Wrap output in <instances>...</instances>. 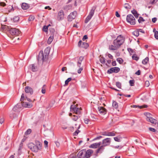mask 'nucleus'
<instances>
[{
	"label": "nucleus",
	"mask_w": 158,
	"mask_h": 158,
	"mask_svg": "<svg viewBox=\"0 0 158 158\" xmlns=\"http://www.w3.org/2000/svg\"><path fill=\"white\" fill-rule=\"evenodd\" d=\"M158 1V0H150L149 2V4H154L156 3Z\"/></svg>",
	"instance_id": "48"
},
{
	"label": "nucleus",
	"mask_w": 158,
	"mask_h": 158,
	"mask_svg": "<svg viewBox=\"0 0 158 158\" xmlns=\"http://www.w3.org/2000/svg\"><path fill=\"white\" fill-rule=\"evenodd\" d=\"M117 61L120 64H121L123 62V60L120 58H118L117 59Z\"/></svg>",
	"instance_id": "51"
},
{
	"label": "nucleus",
	"mask_w": 158,
	"mask_h": 158,
	"mask_svg": "<svg viewBox=\"0 0 158 158\" xmlns=\"http://www.w3.org/2000/svg\"><path fill=\"white\" fill-rule=\"evenodd\" d=\"M96 9V7L95 6H94L92 7V8L91 10L89 15L86 17L85 21V23H87L91 19V18L94 15V11Z\"/></svg>",
	"instance_id": "3"
},
{
	"label": "nucleus",
	"mask_w": 158,
	"mask_h": 158,
	"mask_svg": "<svg viewBox=\"0 0 158 158\" xmlns=\"http://www.w3.org/2000/svg\"><path fill=\"white\" fill-rule=\"evenodd\" d=\"M120 70V69L117 67H114L112 68L107 71V73L109 74H111L113 73H118Z\"/></svg>",
	"instance_id": "9"
},
{
	"label": "nucleus",
	"mask_w": 158,
	"mask_h": 158,
	"mask_svg": "<svg viewBox=\"0 0 158 158\" xmlns=\"http://www.w3.org/2000/svg\"><path fill=\"white\" fill-rule=\"evenodd\" d=\"M50 26V25H48V26H44L43 28V30L45 32H47L48 29V27Z\"/></svg>",
	"instance_id": "49"
},
{
	"label": "nucleus",
	"mask_w": 158,
	"mask_h": 158,
	"mask_svg": "<svg viewBox=\"0 0 158 158\" xmlns=\"http://www.w3.org/2000/svg\"><path fill=\"white\" fill-rule=\"evenodd\" d=\"M25 91L27 93L31 95H32L33 93V89L28 86H27L25 88Z\"/></svg>",
	"instance_id": "15"
},
{
	"label": "nucleus",
	"mask_w": 158,
	"mask_h": 158,
	"mask_svg": "<svg viewBox=\"0 0 158 158\" xmlns=\"http://www.w3.org/2000/svg\"><path fill=\"white\" fill-rule=\"evenodd\" d=\"M133 34L134 35L137 37L139 35V31H135L133 32Z\"/></svg>",
	"instance_id": "42"
},
{
	"label": "nucleus",
	"mask_w": 158,
	"mask_h": 158,
	"mask_svg": "<svg viewBox=\"0 0 158 158\" xmlns=\"http://www.w3.org/2000/svg\"><path fill=\"white\" fill-rule=\"evenodd\" d=\"M40 149L38 148V146H36L35 145H34V146H33L32 148H31V150L34 152H37Z\"/></svg>",
	"instance_id": "29"
},
{
	"label": "nucleus",
	"mask_w": 158,
	"mask_h": 158,
	"mask_svg": "<svg viewBox=\"0 0 158 158\" xmlns=\"http://www.w3.org/2000/svg\"><path fill=\"white\" fill-rule=\"evenodd\" d=\"M116 86L118 88H121V84L119 82H116Z\"/></svg>",
	"instance_id": "56"
},
{
	"label": "nucleus",
	"mask_w": 158,
	"mask_h": 158,
	"mask_svg": "<svg viewBox=\"0 0 158 158\" xmlns=\"http://www.w3.org/2000/svg\"><path fill=\"white\" fill-rule=\"evenodd\" d=\"M84 122L85 124H88L89 121V119L87 118H85L84 119Z\"/></svg>",
	"instance_id": "57"
},
{
	"label": "nucleus",
	"mask_w": 158,
	"mask_h": 158,
	"mask_svg": "<svg viewBox=\"0 0 158 158\" xmlns=\"http://www.w3.org/2000/svg\"><path fill=\"white\" fill-rule=\"evenodd\" d=\"M127 21L131 25H134L135 23V19L131 14L128 15L127 17Z\"/></svg>",
	"instance_id": "5"
},
{
	"label": "nucleus",
	"mask_w": 158,
	"mask_h": 158,
	"mask_svg": "<svg viewBox=\"0 0 158 158\" xmlns=\"http://www.w3.org/2000/svg\"><path fill=\"white\" fill-rule=\"evenodd\" d=\"M8 11L9 12H12L14 10V9L12 6H10L9 7H8Z\"/></svg>",
	"instance_id": "53"
},
{
	"label": "nucleus",
	"mask_w": 158,
	"mask_h": 158,
	"mask_svg": "<svg viewBox=\"0 0 158 158\" xmlns=\"http://www.w3.org/2000/svg\"><path fill=\"white\" fill-rule=\"evenodd\" d=\"M31 132V129H29L25 132V134L26 135H27L30 134Z\"/></svg>",
	"instance_id": "46"
},
{
	"label": "nucleus",
	"mask_w": 158,
	"mask_h": 158,
	"mask_svg": "<svg viewBox=\"0 0 158 158\" xmlns=\"http://www.w3.org/2000/svg\"><path fill=\"white\" fill-rule=\"evenodd\" d=\"M118 48L116 46V45H111L109 46V49L110 50H115L118 49Z\"/></svg>",
	"instance_id": "27"
},
{
	"label": "nucleus",
	"mask_w": 158,
	"mask_h": 158,
	"mask_svg": "<svg viewBox=\"0 0 158 158\" xmlns=\"http://www.w3.org/2000/svg\"><path fill=\"white\" fill-rule=\"evenodd\" d=\"M108 132V136H114L115 135V133L114 131L109 132Z\"/></svg>",
	"instance_id": "44"
},
{
	"label": "nucleus",
	"mask_w": 158,
	"mask_h": 158,
	"mask_svg": "<svg viewBox=\"0 0 158 158\" xmlns=\"http://www.w3.org/2000/svg\"><path fill=\"white\" fill-rule=\"evenodd\" d=\"M132 57L133 60H135L136 61L138 60L139 59V57L135 54H133Z\"/></svg>",
	"instance_id": "39"
},
{
	"label": "nucleus",
	"mask_w": 158,
	"mask_h": 158,
	"mask_svg": "<svg viewBox=\"0 0 158 158\" xmlns=\"http://www.w3.org/2000/svg\"><path fill=\"white\" fill-rule=\"evenodd\" d=\"M146 119L147 121V120L148 119H150V118H151L152 117L151 116V114L149 113H147L146 114Z\"/></svg>",
	"instance_id": "41"
},
{
	"label": "nucleus",
	"mask_w": 158,
	"mask_h": 158,
	"mask_svg": "<svg viewBox=\"0 0 158 158\" xmlns=\"http://www.w3.org/2000/svg\"><path fill=\"white\" fill-rule=\"evenodd\" d=\"M124 7L127 9H129L131 8V6L128 3H125L124 4Z\"/></svg>",
	"instance_id": "45"
},
{
	"label": "nucleus",
	"mask_w": 158,
	"mask_h": 158,
	"mask_svg": "<svg viewBox=\"0 0 158 158\" xmlns=\"http://www.w3.org/2000/svg\"><path fill=\"white\" fill-rule=\"evenodd\" d=\"M148 129L149 130L151 131H152L154 132H157V131L154 128L150 127Z\"/></svg>",
	"instance_id": "50"
},
{
	"label": "nucleus",
	"mask_w": 158,
	"mask_h": 158,
	"mask_svg": "<svg viewBox=\"0 0 158 158\" xmlns=\"http://www.w3.org/2000/svg\"><path fill=\"white\" fill-rule=\"evenodd\" d=\"M35 146H38V148L40 150L41 148V147L42 145V143L38 141H35Z\"/></svg>",
	"instance_id": "28"
},
{
	"label": "nucleus",
	"mask_w": 158,
	"mask_h": 158,
	"mask_svg": "<svg viewBox=\"0 0 158 158\" xmlns=\"http://www.w3.org/2000/svg\"><path fill=\"white\" fill-rule=\"evenodd\" d=\"M22 8L23 10H27L29 8V6L28 4L23 3L22 4Z\"/></svg>",
	"instance_id": "25"
},
{
	"label": "nucleus",
	"mask_w": 158,
	"mask_h": 158,
	"mask_svg": "<svg viewBox=\"0 0 158 158\" xmlns=\"http://www.w3.org/2000/svg\"><path fill=\"white\" fill-rule=\"evenodd\" d=\"M69 158H78L74 154H72L70 155L69 157Z\"/></svg>",
	"instance_id": "60"
},
{
	"label": "nucleus",
	"mask_w": 158,
	"mask_h": 158,
	"mask_svg": "<svg viewBox=\"0 0 158 158\" xmlns=\"http://www.w3.org/2000/svg\"><path fill=\"white\" fill-rule=\"evenodd\" d=\"M145 20L142 17H139L138 21L139 23H141L145 21Z\"/></svg>",
	"instance_id": "40"
},
{
	"label": "nucleus",
	"mask_w": 158,
	"mask_h": 158,
	"mask_svg": "<svg viewBox=\"0 0 158 158\" xmlns=\"http://www.w3.org/2000/svg\"><path fill=\"white\" fill-rule=\"evenodd\" d=\"M18 113H16L15 112L13 111L10 114L9 116L10 118L13 119L17 118L18 116Z\"/></svg>",
	"instance_id": "20"
},
{
	"label": "nucleus",
	"mask_w": 158,
	"mask_h": 158,
	"mask_svg": "<svg viewBox=\"0 0 158 158\" xmlns=\"http://www.w3.org/2000/svg\"><path fill=\"white\" fill-rule=\"evenodd\" d=\"M80 68L77 70V73L80 74L81 73V71L83 70V68L82 67H79Z\"/></svg>",
	"instance_id": "61"
},
{
	"label": "nucleus",
	"mask_w": 158,
	"mask_h": 158,
	"mask_svg": "<svg viewBox=\"0 0 158 158\" xmlns=\"http://www.w3.org/2000/svg\"><path fill=\"white\" fill-rule=\"evenodd\" d=\"M72 80V78L71 77L69 78L67 80H66L65 82V85H67L68 84L69 82L70 81Z\"/></svg>",
	"instance_id": "54"
},
{
	"label": "nucleus",
	"mask_w": 158,
	"mask_h": 158,
	"mask_svg": "<svg viewBox=\"0 0 158 158\" xmlns=\"http://www.w3.org/2000/svg\"><path fill=\"white\" fill-rule=\"evenodd\" d=\"M101 144V142L95 143L91 144L89 147L92 148H96L99 147Z\"/></svg>",
	"instance_id": "19"
},
{
	"label": "nucleus",
	"mask_w": 158,
	"mask_h": 158,
	"mask_svg": "<svg viewBox=\"0 0 158 158\" xmlns=\"http://www.w3.org/2000/svg\"><path fill=\"white\" fill-rule=\"evenodd\" d=\"M64 18V11L62 10H60L58 13L57 16V19L60 21L62 20Z\"/></svg>",
	"instance_id": "8"
},
{
	"label": "nucleus",
	"mask_w": 158,
	"mask_h": 158,
	"mask_svg": "<svg viewBox=\"0 0 158 158\" xmlns=\"http://www.w3.org/2000/svg\"><path fill=\"white\" fill-rule=\"evenodd\" d=\"M125 40V38L122 35H120L118 36L117 38L114 40L113 44L116 45L118 48L124 43Z\"/></svg>",
	"instance_id": "2"
},
{
	"label": "nucleus",
	"mask_w": 158,
	"mask_h": 158,
	"mask_svg": "<svg viewBox=\"0 0 158 158\" xmlns=\"http://www.w3.org/2000/svg\"><path fill=\"white\" fill-rule=\"evenodd\" d=\"M46 86L45 85H43L42 87V89L41 90V92L43 94H44L46 92Z\"/></svg>",
	"instance_id": "38"
},
{
	"label": "nucleus",
	"mask_w": 158,
	"mask_h": 158,
	"mask_svg": "<svg viewBox=\"0 0 158 158\" xmlns=\"http://www.w3.org/2000/svg\"><path fill=\"white\" fill-rule=\"evenodd\" d=\"M147 121L154 124H156L157 123V120L153 118L152 117L148 119Z\"/></svg>",
	"instance_id": "26"
},
{
	"label": "nucleus",
	"mask_w": 158,
	"mask_h": 158,
	"mask_svg": "<svg viewBox=\"0 0 158 158\" xmlns=\"http://www.w3.org/2000/svg\"><path fill=\"white\" fill-rule=\"evenodd\" d=\"M19 17L18 16H15L14 17L13 19H12V21H13L14 22H18V21H19Z\"/></svg>",
	"instance_id": "37"
},
{
	"label": "nucleus",
	"mask_w": 158,
	"mask_h": 158,
	"mask_svg": "<svg viewBox=\"0 0 158 158\" xmlns=\"http://www.w3.org/2000/svg\"><path fill=\"white\" fill-rule=\"evenodd\" d=\"M98 110L99 113L102 114L104 115L106 114V109L102 107H99L98 108Z\"/></svg>",
	"instance_id": "17"
},
{
	"label": "nucleus",
	"mask_w": 158,
	"mask_h": 158,
	"mask_svg": "<svg viewBox=\"0 0 158 158\" xmlns=\"http://www.w3.org/2000/svg\"><path fill=\"white\" fill-rule=\"evenodd\" d=\"M88 46L89 45L87 43L85 42L82 43V44L81 46V47L82 48H83L85 49L87 48Z\"/></svg>",
	"instance_id": "31"
},
{
	"label": "nucleus",
	"mask_w": 158,
	"mask_h": 158,
	"mask_svg": "<svg viewBox=\"0 0 158 158\" xmlns=\"http://www.w3.org/2000/svg\"><path fill=\"white\" fill-rule=\"evenodd\" d=\"M128 50L131 54H132L134 53V51L131 48H129L128 49Z\"/></svg>",
	"instance_id": "58"
},
{
	"label": "nucleus",
	"mask_w": 158,
	"mask_h": 158,
	"mask_svg": "<svg viewBox=\"0 0 158 158\" xmlns=\"http://www.w3.org/2000/svg\"><path fill=\"white\" fill-rule=\"evenodd\" d=\"M84 59V57L80 56L79 59L78 60L77 62V66L78 67H80L81 63Z\"/></svg>",
	"instance_id": "22"
},
{
	"label": "nucleus",
	"mask_w": 158,
	"mask_h": 158,
	"mask_svg": "<svg viewBox=\"0 0 158 158\" xmlns=\"http://www.w3.org/2000/svg\"><path fill=\"white\" fill-rule=\"evenodd\" d=\"M70 109L71 111L73 112L76 114H81L82 110L81 108L77 107L75 105H71Z\"/></svg>",
	"instance_id": "4"
},
{
	"label": "nucleus",
	"mask_w": 158,
	"mask_h": 158,
	"mask_svg": "<svg viewBox=\"0 0 158 158\" xmlns=\"http://www.w3.org/2000/svg\"><path fill=\"white\" fill-rule=\"evenodd\" d=\"M31 70L33 72L36 71L38 70V68L37 66L35 64H31L29 66Z\"/></svg>",
	"instance_id": "21"
},
{
	"label": "nucleus",
	"mask_w": 158,
	"mask_h": 158,
	"mask_svg": "<svg viewBox=\"0 0 158 158\" xmlns=\"http://www.w3.org/2000/svg\"><path fill=\"white\" fill-rule=\"evenodd\" d=\"M153 31L155 33L154 35L155 38L158 40V31H156V29L155 28L153 29Z\"/></svg>",
	"instance_id": "34"
},
{
	"label": "nucleus",
	"mask_w": 158,
	"mask_h": 158,
	"mask_svg": "<svg viewBox=\"0 0 158 158\" xmlns=\"http://www.w3.org/2000/svg\"><path fill=\"white\" fill-rule=\"evenodd\" d=\"M130 85L131 86H133L134 85V81L133 80H130L129 81Z\"/></svg>",
	"instance_id": "55"
},
{
	"label": "nucleus",
	"mask_w": 158,
	"mask_h": 158,
	"mask_svg": "<svg viewBox=\"0 0 158 158\" xmlns=\"http://www.w3.org/2000/svg\"><path fill=\"white\" fill-rule=\"evenodd\" d=\"M80 127V125H78L77 127H75L76 129H77V130L73 133V135L76 136L77 135L78 133L80 132V131L78 129Z\"/></svg>",
	"instance_id": "30"
},
{
	"label": "nucleus",
	"mask_w": 158,
	"mask_h": 158,
	"mask_svg": "<svg viewBox=\"0 0 158 158\" xmlns=\"http://www.w3.org/2000/svg\"><path fill=\"white\" fill-rule=\"evenodd\" d=\"M78 158H84L85 157V150H82L80 151L77 155Z\"/></svg>",
	"instance_id": "13"
},
{
	"label": "nucleus",
	"mask_w": 158,
	"mask_h": 158,
	"mask_svg": "<svg viewBox=\"0 0 158 158\" xmlns=\"http://www.w3.org/2000/svg\"><path fill=\"white\" fill-rule=\"evenodd\" d=\"M97 150L96 153L95 154V156H98V153H102V152L105 149L104 147L102 145L99 147Z\"/></svg>",
	"instance_id": "12"
},
{
	"label": "nucleus",
	"mask_w": 158,
	"mask_h": 158,
	"mask_svg": "<svg viewBox=\"0 0 158 158\" xmlns=\"http://www.w3.org/2000/svg\"><path fill=\"white\" fill-rule=\"evenodd\" d=\"M111 143V139L106 138L104 139L102 141V144L104 147L109 145Z\"/></svg>",
	"instance_id": "11"
},
{
	"label": "nucleus",
	"mask_w": 158,
	"mask_h": 158,
	"mask_svg": "<svg viewBox=\"0 0 158 158\" xmlns=\"http://www.w3.org/2000/svg\"><path fill=\"white\" fill-rule=\"evenodd\" d=\"M50 51V48L48 47L45 49L44 53L42 51H40L38 55V61L39 62L42 61V62L45 61L48 58Z\"/></svg>",
	"instance_id": "1"
},
{
	"label": "nucleus",
	"mask_w": 158,
	"mask_h": 158,
	"mask_svg": "<svg viewBox=\"0 0 158 158\" xmlns=\"http://www.w3.org/2000/svg\"><path fill=\"white\" fill-rule=\"evenodd\" d=\"M77 13L76 11H74L71 13L68 17V21H71L74 19L76 16Z\"/></svg>",
	"instance_id": "10"
},
{
	"label": "nucleus",
	"mask_w": 158,
	"mask_h": 158,
	"mask_svg": "<svg viewBox=\"0 0 158 158\" xmlns=\"http://www.w3.org/2000/svg\"><path fill=\"white\" fill-rule=\"evenodd\" d=\"M9 32L12 35H18L20 33V31L18 29L12 28L9 30Z\"/></svg>",
	"instance_id": "7"
},
{
	"label": "nucleus",
	"mask_w": 158,
	"mask_h": 158,
	"mask_svg": "<svg viewBox=\"0 0 158 158\" xmlns=\"http://www.w3.org/2000/svg\"><path fill=\"white\" fill-rule=\"evenodd\" d=\"M121 138L120 137H114V139L117 142H119L121 141Z\"/></svg>",
	"instance_id": "47"
},
{
	"label": "nucleus",
	"mask_w": 158,
	"mask_h": 158,
	"mask_svg": "<svg viewBox=\"0 0 158 158\" xmlns=\"http://www.w3.org/2000/svg\"><path fill=\"white\" fill-rule=\"evenodd\" d=\"M112 106L115 109H117L118 107V103L114 101H113V102Z\"/></svg>",
	"instance_id": "33"
},
{
	"label": "nucleus",
	"mask_w": 158,
	"mask_h": 158,
	"mask_svg": "<svg viewBox=\"0 0 158 158\" xmlns=\"http://www.w3.org/2000/svg\"><path fill=\"white\" fill-rule=\"evenodd\" d=\"M35 19V17L31 15L28 18V21H32L34 20Z\"/></svg>",
	"instance_id": "43"
},
{
	"label": "nucleus",
	"mask_w": 158,
	"mask_h": 158,
	"mask_svg": "<svg viewBox=\"0 0 158 158\" xmlns=\"http://www.w3.org/2000/svg\"><path fill=\"white\" fill-rule=\"evenodd\" d=\"M25 101L21 102L22 106L25 108H31L32 106V105L30 102H27Z\"/></svg>",
	"instance_id": "16"
},
{
	"label": "nucleus",
	"mask_w": 158,
	"mask_h": 158,
	"mask_svg": "<svg viewBox=\"0 0 158 158\" xmlns=\"http://www.w3.org/2000/svg\"><path fill=\"white\" fill-rule=\"evenodd\" d=\"M34 144L32 143H30L28 144V147L31 149L32 148L33 146H34Z\"/></svg>",
	"instance_id": "52"
},
{
	"label": "nucleus",
	"mask_w": 158,
	"mask_h": 158,
	"mask_svg": "<svg viewBox=\"0 0 158 158\" xmlns=\"http://www.w3.org/2000/svg\"><path fill=\"white\" fill-rule=\"evenodd\" d=\"M88 39V36L87 35H85L82 38V40L84 41L85 40L87 39Z\"/></svg>",
	"instance_id": "64"
},
{
	"label": "nucleus",
	"mask_w": 158,
	"mask_h": 158,
	"mask_svg": "<svg viewBox=\"0 0 158 158\" xmlns=\"http://www.w3.org/2000/svg\"><path fill=\"white\" fill-rule=\"evenodd\" d=\"M149 82L148 81H146L145 82V85L146 87H148L149 85Z\"/></svg>",
	"instance_id": "62"
},
{
	"label": "nucleus",
	"mask_w": 158,
	"mask_h": 158,
	"mask_svg": "<svg viewBox=\"0 0 158 158\" xmlns=\"http://www.w3.org/2000/svg\"><path fill=\"white\" fill-rule=\"evenodd\" d=\"M23 107L21 103H19L14 107L13 110L14 112H18L23 109Z\"/></svg>",
	"instance_id": "6"
},
{
	"label": "nucleus",
	"mask_w": 158,
	"mask_h": 158,
	"mask_svg": "<svg viewBox=\"0 0 158 158\" xmlns=\"http://www.w3.org/2000/svg\"><path fill=\"white\" fill-rule=\"evenodd\" d=\"M105 59L103 57H101L99 58V60L100 62L102 64H105Z\"/></svg>",
	"instance_id": "35"
},
{
	"label": "nucleus",
	"mask_w": 158,
	"mask_h": 158,
	"mask_svg": "<svg viewBox=\"0 0 158 158\" xmlns=\"http://www.w3.org/2000/svg\"><path fill=\"white\" fill-rule=\"evenodd\" d=\"M78 118V117L77 116H76L75 115H73V117H72V119L74 121H76Z\"/></svg>",
	"instance_id": "59"
},
{
	"label": "nucleus",
	"mask_w": 158,
	"mask_h": 158,
	"mask_svg": "<svg viewBox=\"0 0 158 158\" xmlns=\"http://www.w3.org/2000/svg\"><path fill=\"white\" fill-rule=\"evenodd\" d=\"M131 12L136 18H138L139 15V14H138L137 11L135 9L132 10Z\"/></svg>",
	"instance_id": "24"
},
{
	"label": "nucleus",
	"mask_w": 158,
	"mask_h": 158,
	"mask_svg": "<svg viewBox=\"0 0 158 158\" xmlns=\"http://www.w3.org/2000/svg\"><path fill=\"white\" fill-rule=\"evenodd\" d=\"M149 60V58L148 57H147L142 61V63L144 64H146L148 63Z\"/></svg>",
	"instance_id": "32"
},
{
	"label": "nucleus",
	"mask_w": 158,
	"mask_h": 158,
	"mask_svg": "<svg viewBox=\"0 0 158 158\" xmlns=\"http://www.w3.org/2000/svg\"><path fill=\"white\" fill-rule=\"evenodd\" d=\"M131 107L134 108H138L140 109H141L143 108H147L148 107V106L146 105H144L143 106H139L137 105H133L131 106Z\"/></svg>",
	"instance_id": "23"
},
{
	"label": "nucleus",
	"mask_w": 158,
	"mask_h": 158,
	"mask_svg": "<svg viewBox=\"0 0 158 158\" xmlns=\"http://www.w3.org/2000/svg\"><path fill=\"white\" fill-rule=\"evenodd\" d=\"M82 41L81 40H80L79 42L78 43V46L79 47H81V46L82 45Z\"/></svg>",
	"instance_id": "63"
},
{
	"label": "nucleus",
	"mask_w": 158,
	"mask_h": 158,
	"mask_svg": "<svg viewBox=\"0 0 158 158\" xmlns=\"http://www.w3.org/2000/svg\"><path fill=\"white\" fill-rule=\"evenodd\" d=\"M53 36H50L49 38H48V40L47 43L48 44H50L52 41L53 40Z\"/></svg>",
	"instance_id": "36"
},
{
	"label": "nucleus",
	"mask_w": 158,
	"mask_h": 158,
	"mask_svg": "<svg viewBox=\"0 0 158 158\" xmlns=\"http://www.w3.org/2000/svg\"><path fill=\"white\" fill-rule=\"evenodd\" d=\"M20 101H21V102H23L24 101H27L30 102L32 101L30 99L27 98V97H25L24 94H22Z\"/></svg>",
	"instance_id": "18"
},
{
	"label": "nucleus",
	"mask_w": 158,
	"mask_h": 158,
	"mask_svg": "<svg viewBox=\"0 0 158 158\" xmlns=\"http://www.w3.org/2000/svg\"><path fill=\"white\" fill-rule=\"evenodd\" d=\"M93 152V150L91 149L88 150L86 151L85 150V157L86 158H89Z\"/></svg>",
	"instance_id": "14"
}]
</instances>
